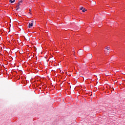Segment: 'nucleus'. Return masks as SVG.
Returning a JSON list of instances; mask_svg holds the SVG:
<instances>
[{
	"mask_svg": "<svg viewBox=\"0 0 125 125\" xmlns=\"http://www.w3.org/2000/svg\"><path fill=\"white\" fill-rule=\"evenodd\" d=\"M22 2H23L22 0L20 1L19 2V4H18V5L17 6L18 7L20 5V4H21L20 3H22Z\"/></svg>",
	"mask_w": 125,
	"mask_h": 125,
	"instance_id": "obj_4",
	"label": "nucleus"
},
{
	"mask_svg": "<svg viewBox=\"0 0 125 125\" xmlns=\"http://www.w3.org/2000/svg\"><path fill=\"white\" fill-rule=\"evenodd\" d=\"M31 22H30L29 23L28 28H32V27H33V21H31Z\"/></svg>",
	"mask_w": 125,
	"mask_h": 125,
	"instance_id": "obj_2",
	"label": "nucleus"
},
{
	"mask_svg": "<svg viewBox=\"0 0 125 125\" xmlns=\"http://www.w3.org/2000/svg\"><path fill=\"white\" fill-rule=\"evenodd\" d=\"M87 56L89 59H91L92 58V54H89L87 55Z\"/></svg>",
	"mask_w": 125,
	"mask_h": 125,
	"instance_id": "obj_3",
	"label": "nucleus"
},
{
	"mask_svg": "<svg viewBox=\"0 0 125 125\" xmlns=\"http://www.w3.org/2000/svg\"><path fill=\"white\" fill-rule=\"evenodd\" d=\"M83 12H85V8L82 10Z\"/></svg>",
	"mask_w": 125,
	"mask_h": 125,
	"instance_id": "obj_6",
	"label": "nucleus"
},
{
	"mask_svg": "<svg viewBox=\"0 0 125 125\" xmlns=\"http://www.w3.org/2000/svg\"><path fill=\"white\" fill-rule=\"evenodd\" d=\"M15 1V0H10V2H11V3H13Z\"/></svg>",
	"mask_w": 125,
	"mask_h": 125,
	"instance_id": "obj_5",
	"label": "nucleus"
},
{
	"mask_svg": "<svg viewBox=\"0 0 125 125\" xmlns=\"http://www.w3.org/2000/svg\"><path fill=\"white\" fill-rule=\"evenodd\" d=\"M30 14H32V13H31V12H29Z\"/></svg>",
	"mask_w": 125,
	"mask_h": 125,
	"instance_id": "obj_8",
	"label": "nucleus"
},
{
	"mask_svg": "<svg viewBox=\"0 0 125 125\" xmlns=\"http://www.w3.org/2000/svg\"><path fill=\"white\" fill-rule=\"evenodd\" d=\"M109 50H110V48L109 47H106L105 48V50H104L105 54H109V53H110V52L109 51Z\"/></svg>",
	"mask_w": 125,
	"mask_h": 125,
	"instance_id": "obj_1",
	"label": "nucleus"
},
{
	"mask_svg": "<svg viewBox=\"0 0 125 125\" xmlns=\"http://www.w3.org/2000/svg\"><path fill=\"white\" fill-rule=\"evenodd\" d=\"M80 9L81 10H83V7H82Z\"/></svg>",
	"mask_w": 125,
	"mask_h": 125,
	"instance_id": "obj_7",
	"label": "nucleus"
}]
</instances>
